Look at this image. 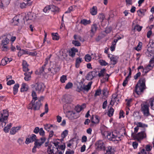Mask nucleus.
<instances>
[{"label": "nucleus", "mask_w": 154, "mask_h": 154, "mask_svg": "<svg viewBox=\"0 0 154 154\" xmlns=\"http://www.w3.org/2000/svg\"><path fill=\"white\" fill-rule=\"evenodd\" d=\"M145 82L146 79L144 77L140 78L137 82L135 86V91L137 95L140 94L146 89Z\"/></svg>", "instance_id": "1"}, {"label": "nucleus", "mask_w": 154, "mask_h": 154, "mask_svg": "<svg viewBox=\"0 0 154 154\" xmlns=\"http://www.w3.org/2000/svg\"><path fill=\"white\" fill-rule=\"evenodd\" d=\"M66 148L65 143H63L62 145L58 146L57 147H54L52 144H49L48 148V152L49 154H54L58 151V149H60L62 150H64Z\"/></svg>", "instance_id": "2"}, {"label": "nucleus", "mask_w": 154, "mask_h": 154, "mask_svg": "<svg viewBox=\"0 0 154 154\" xmlns=\"http://www.w3.org/2000/svg\"><path fill=\"white\" fill-rule=\"evenodd\" d=\"M107 138L110 141H112L115 143H117L120 140V137L117 136L116 134L113 132H107L106 133Z\"/></svg>", "instance_id": "3"}, {"label": "nucleus", "mask_w": 154, "mask_h": 154, "mask_svg": "<svg viewBox=\"0 0 154 154\" xmlns=\"http://www.w3.org/2000/svg\"><path fill=\"white\" fill-rule=\"evenodd\" d=\"M42 105L41 102L36 101L33 103L31 102L28 106L27 108L29 109H33L34 110H38Z\"/></svg>", "instance_id": "4"}, {"label": "nucleus", "mask_w": 154, "mask_h": 154, "mask_svg": "<svg viewBox=\"0 0 154 154\" xmlns=\"http://www.w3.org/2000/svg\"><path fill=\"white\" fill-rule=\"evenodd\" d=\"M32 87L34 88L35 90L38 93L43 91L45 89L44 84L39 82H37L32 85Z\"/></svg>", "instance_id": "5"}, {"label": "nucleus", "mask_w": 154, "mask_h": 154, "mask_svg": "<svg viewBox=\"0 0 154 154\" xmlns=\"http://www.w3.org/2000/svg\"><path fill=\"white\" fill-rule=\"evenodd\" d=\"M132 136L134 139H137L138 141L146 137L145 129H144V131H141L135 135H133V134H132Z\"/></svg>", "instance_id": "6"}, {"label": "nucleus", "mask_w": 154, "mask_h": 154, "mask_svg": "<svg viewBox=\"0 0 154 154\" xmlns=\"http://www.w3.org/2000/svg\"><path fill=\"white\" fill-rule=\"evenodd\" d=\"M49 60V58H46L44 64L41 68H39V72L40 73H43L44 72L45 73H47L48 67L49 66V65L48 64Z\"/></svg>", "instance_id": "7"}, {"label": "nucleus", "mask_w": 154, "mask_h": 154, "mask_svg": "<svg viewBox=\"0 0 154 154\" xmlns=\"http://www.w3.org/2000/svg\"><path fill=\"white\" fill-rule=\"evenodd\" d=\"M66 116L69 119L73 120L77 119L79 116L77 112L69 111L67 112Z\"/></svg>", "instance_id": "8"}, {"label": "nucleus", "mask_w": 154, "mask_h": 154, "mask_svg": "<svg viewBox=\"0 0 154 154\" xmlns=\"http://www.w3.org/2000/svg\"><path fill=\"white\" fill-rule=\"evenodd\" d=\"M141 110L144 116H148L149 115V106L148 105L143 104L141 105Z\"/></svg>", "instance_id": "9"}, {"label": "nucleus", "mask_w": 154, "mask_h": 154, "mask_svg": "<svg viewBox=\"0 0 154 154\" xmlns=\"http://www.w3.org/2000/svg\"><path fill=\"white\" fill-rule=\"evenodd\" d=\"M154 66V57L150 60L149 64L147 66L144 70H146L145 72H147L152 69Z\"/></svg>", "instance_id": "10"}, {"label": "nucleus", "mask_w": 154, "mask_h": 154, "mask_svg": "<svg viewBox=\"0 0 154 154\" xmlns=\"http://www.w3.org/2000/svg\"><path fill=\"white\" fill-rule=\"evenodd\" d=\"M97 75V72L95 71H93L89 72L88 73L86 76V79L88 80H92L94 77H96Z\"/></svg>", "instance_id": "11"}, {"label": "nucleus", "mask_w": 154, "mask_h": 154, "mask_svg": "<svg viewBox=\"0 0 154 154\" xmlns=\"http://www.w3.org/2000/svg\"><path fill=\"white\" fill-rule=\"evenodd\" d=\"M38 139H37V137L35 135L32 134L29 138H27L26 139L25 143L26 144H28L29 143L33 142L34 141L35 142Z\"/></svg>", "instance_id": "12"}, {"label": "nucleus", "mask_w": 154, "mask_h": 154, "mask_svg": "<svg viewBox=\"0 0 154 154\" xmlns=\"http://www.w3.org/2000/svg\"><path fill=\"white\" fill-rule=\"evenodd\" d=\"M119 100L117 97V94H112V98L110 101V104L113 105L115 102H116L117 104L119 102Z\"/></svg>", "instance_id": "13"}, {"label": "nucleus", "mask_w": 154, "mask_h": 154, "mask_svg": "<svg viewBox=\"0 0 154 154\" xmlns=\"http://www.w3.org/2000/svg\"><path fill=\"white\" fill-rule=\"evenodd\" d=\"M59 70V68L57 67L54 66V67H49L48 69V71L47 73L49 74L51 73L53 74H54L57 72H58Z\"/></svg>", "instance_id": "14"}, {"label": "nucleus", "mask_w": 154, "mask_h": 154, "mask_svg": "<svg viewBox=\"0 0 154 154\" xmlns=\"http://www.w3.org/2000/svg\"><path fill=\"white\" fill-rule=\"evenodd\" d=\"M1 116L0 119L7 120L9 116L8 111L6 110H4L2 112H1Z\"/></svg>", "instance_id": "15"}, {"label": "nucleus", "mask_w": 154, "mask_h": 154, "mask_svg": "<svg viewBox=\"0 0 154 154\" xmlns=\"http://www.w3.org/2000/svg\"><path fill=\"white\" fill-rule=\"evenodd\" d=\"M62 100L63 102L66 103H70L72 101V99L69 95L65 96L63 97Z\"/></svg>", "instance_id": "16"}, {"label": "nucleus", "mask_w": 154, "mask_h": 154, "mask_svg": "<svg viewBox=\"0 0 154 154\" xmlns=\"http://www.w3.org/2000/svg\"><path fill=\"white\" fill-rule=\"evenodd\" d=\"M21 127L20 126H18L16 127H14L12 128L10 131V134L12 135L14 134L20 130Z\"/></svg>", "instance_id": "17"}, {"label": "nucleus", "mask_w": 154, "mask_h": 154, "mask_svg": "<svg viewBox=\"0 0 154 154\" xmlns=\"http://www.w3.org/2000/svg\"><path fill=\"white\" fill-rule=\"evenodd\" d=\"M32 73V71L31 72H26L24 73L25 76L24 79L26 81H28L30 80Z\"/></svg>", "instance_id": "18"}, {"label": "nucleus", "mask_w": 154, "mask_h": 154, "mask_svg": "<svg viewBox=\"0 0 154 154\" xmlns=\"http://www.w3.org/2000/svg\"><path fill=\"white\" fill-rule=\"evenodd\" d=\"M98 24V23H97L94 22V24L92 25L91 32V33L92 34V35H93L96 31L97 29V26Z\"/></svg>", "instance_id": "19"}, {"label": "nucleus", "mask_w": 154, "mask_h": 154, "mask_svg": "<svg viewBox=\"0 0 154 154\" xmlns=\"http://www.w3.org/2000/svg\"><path fill=\"white\" fill-rule=\"evenodd\" d=\"M23 71L25 72H27L29 70L28 68V65L26 61L23 60L22 63Z\"/></svg>", "instance_id": "20"}, {"label": "nucleus", "mask_w": 154, "mask_h": 154, "mask_svg": "<svg viewBox=\"0 0 154 154\" xmlns=\"http://www.w3.org/2000/svg\"><path fill=\"white\" fill-rule=\"evenodd\" d=\"M32 3V2H27L26 3L24 2H22L20 3V7L22 9L25 8L27 6H31Z\"/></svg>", "instance_id": "21"}, {"label": "nucleus", "mask_w": 154, "mask_h": 154, "mask_svg": "<svg viewBox=\"0 0 154 154\" xmlns=\"http://www.w3.org/2000/svg\"><path fill=\"white\" fill-rule=\"evenodd\" d=\"M46 140V138L45 137H41L40 140L38 139V140H37V141L35 142L37 143V144L41 146L42 144L45 142Z\"/></svg>", "instance_id": "22"}, {"label": "nucleus", "mask_w": 154, "mask_h": 154, "mask_svg": "<svg viewBox=\"0 0 154 154\" xmlns=\"http://www.w3.org/2000/svg\"><path fill=\"white\" fill-rule=\"evenodd\" d=\"M28 88L29 87L28 85L25 83H23L22 85L20 91L21 92L26 91L28 90Z\"/></svg>", "instance_id": "23"}, {"label": "nucleus", "mask_w": 154, "mask_h": 154, "mask_svg": "<svg viewBox=\"0 0 154 154\" xmlns=\"http://www.w3.org/2000/svg\"><path fill=\"white\" fill-rule=\"evenodd\" d=\"M92 83V82H89L88 84L86 85H85L83 84V90L88 91L91 88V86Z\"/></svg>", "instance_id": "24"}, {"label": "nucleus", "mask_w": 154, "mask_h": 154, "mask_svg": "<svg viewBox=\"0 0 154 154\" xmlns=\"http://www.w3.org/2000/svg\"><path fill=\"white\" fill-rule=\"evenodd\" d=\"M19 16H15L13 19V23L15 25H18L19 23Z\"/></svg>", "instance_id": "25"}, {"label": "nucleus", "mask_w": 154, "mask_h": 154, "mask_svg": "<svg viewBox=\"0 0 154 154\" xmlns=\"http://www.w3.org/2000/svg\"><path fill=\"white\" fill-rule=\"evenodd\" d=\"M32 100L31 101L32 103L35 102L38 99V97H37V95L36 92L34 91H33L32 93Z\"/></svg>", "instance_id": "26"}, {"label": "nucleus", "mask_w": 154, "mask_h": 154, "mask_svg": "<svg viewBox=\"0 0 154 154\" xmlns=\"http://www.w3.org/2000/svg\"><path fill=\"white\" fill-rule=\"evenodd\" d=\"M146 11V9H140L137 11V13L139 16L142 17L144 15V13Z\"/></svg>", "instance_id": "27"}, {"label": "nucleus", "mask_w": 154, "mask_h": 154, "mask_svg": "<svg viewBox=\"0 0 154 154\" xmlns=\"http://www.w3.org/2000/svg\"><path fill=\"white\" fill-rule=\"evenodd\" d=\"M106 153L107 154H114L113 149H112V147L111 146H108L106 149Z\"/></svg>", "instance_id": "28"}, {"label": "nucleus", "mask_w": 154, "mask_h": 154, "mask_svg": "<svg viewBox=\"0 0 154 154\" xmlns=\"http://www.w3.org/2000/svg\"><path fill=\"white\" fill-rule=\"evenodd\" d=\"M9 40L7 37H5L2 41L1 45H7L9 43Z\"/></svg>", "instance_id": "29"}, {"label": "nucleus", "mask_w": 154, "mask_h": 154, "mask_svg": "<svg viewBox=\"0 0 154 154\" xmlns=\"http://www.w3.org/2000/svg\"><path fill=\"white\" fill-rule=\"evenodd\" d=\"M103 142L101 141H99L96 142L95 145L98 148L101 149L103 147Z\"/></svg>", "instance_id": "30"}, {"label": "nucleus", "mask_w": 154, "mask_h": 154, "mask_svg": "<svg viewBox=\"0 0 154 154\" xmlns=\"http://www.w3.org/2000/svg\"><path fill=\"white\" fill-rule=\"evenodd\" d=\"M90 13L93 15H95L97 13V8L96 6H93L90 9Z\"/></svg>", "instance_id": "31"}, {"label": "nucleus", "mask_w": 154, "mask_h": 154, "mask_svg": "<svg viewBox=\"0 0 154 154\" xmlns=\"http://www.w3.org/2000/svg\"><path fill=\"white\" fill-rule=\"evenodd\" d=\"M106 70L105 69H102L99 72L98 75L99 77L105 76V75L106 74Z\"/></svg>", "instance_id": "32"}, {"label": "nucleus", "mask_w": 154, "mask_h": 154, "mask_svg": "<svg viewBox=\"0 0 154 154\" xmlns=\"http://www.w3.org/2000/svg\"><path fill=\"white\" fill-rule=\"evenodd\" d=\"M82 62V58L79 57L76 58L75 61V66L76 68L79 67L80 63Z\"/></svg>", "instance_id": "33"}, {"label": "nucleus", "mask_w": 154, "mask_h": 154, "mask_svg": "<svg viewBox=\"0 0 154 154\" xmlns=\"http://www.w3.org/2000/svg\"><path fill=\"white\" fill-rule=\"evenodd\" d=\"M149 103L151 109L154 110V97L151 98L149 99Z\"/></svg>", "instance_id": "34"}, {"label": "nucleus", "mask_w": 154, "mask_h": 154, "mask_svg": "<svg viewBox=\"0 0 154 154\" xmlns=\"http://www.w3.org/2000/svg\"><path fill=\"white\" fill-rule=\"evenodd\" d=\"M110 60L111 62V64L114 65L117 63L118 58L116 56H115L114 55L113 57H111V59Z\"/></svg>", "instance_id": "35"}, {"label": "nucleus", "mask_w": 154, "mask_h": 154, "mask_svg": "<svg viewBox=\"0 0 154 154\" xmlns=\"http://www.w3.org/2000/svg\"><path fill=\"white\" fill-rule=\"evenodd\" d=\"M149 53H151V54H154V48L153 47L150 46L148 47L147 51L146 52V54H149Z\"/></svg>", "instance_id": "36"}, {"label": "nucleus", "mask_w": 154, "mask_h": 154, "mask_svg": "<svg viewBox=\"0 0 154 154\" xmlns=\"http://www.w3.org/2000/svg\"><path fill=\"white\" fill-rule=\"evenodd\" d=\"M79 85H77V91L78 92H80L81 91L83 90V83L81 82H79Z\"/></svg>", "instance_id": "37"}, {"label": "nucleus", "mask_w": 154, "mask_h": 154, "mask_svg": "<svg viewBox=\"0 0 154 154\" xmlns=\"http://www.w3.org/2000/svg\"><path fill=\"white\" fill-rule=\"evenodd\" d=\"M58 141H59V139H54L53 141L51 142L50 144H51V143L54 144L56 147V148H57L58 146H59V144H60V142Z\"/></svg>", "instance_id": "38"}, {"label": "nucleus", "mask_w": 154, "mask_h": 154, "mask_svg": "<svg viewBox=\"0 0 154 154\" xmlns=\"http://www.w3.org/2000/svg\"><path fill=\"white\" fill-rule=\"evenodd\" d=\"M19 87V85L18 84H15L13 88V93L14 94H16L18 92V88Z\"/></svg>", "instance_id": "39"}, {"label": "nucleus", "mask_w": 154, "mask_h": 154, "mask_svg": "<svg viewBox=\"0 0 154 154\" xmlns=\"http://www.w3.org/2000/svg\"><path fill=\"white\" fill-rule=\"evenodd\" d=\"M93 117H92L91 119V122L94 123H97L98 124L100 122L98 116H95V121L93 120Z\"/></svg>", "instance_id": "40"}, {"label": "nucleus", "mask_w": 154, "mask_h": 154, "mask_svg": "<svg viewBox=\"0 0 154 154\" xmlns=\"http://www.w3.org/2000/svg\"><path fill=\"white\" fill-rule=\"evenodd\" d=\"M7 123V120L0 119V126L2 127L5 126Z\"/></svg>", "instance_id": "41"}, {"label": "nucleus", "mask_w": 154, "mask_h": 154, "mask_svg": "<svg viewBox=\"0 0 154 154\" xmlns=\"http://www.w3.org/2000/svg\"><path fill=\"white\" fill-rule=\"evenodd\" d=\"M91 22V21L89 20H87L85 19L82 20L81 21L80 23L84 25H86L87 24H89Z\"/></svg>", "instance_id": "42"}, {"label": "nucleus", "mask_w": 154, "mask_h": 154, "mask_svg": "<svg viewBox=\"0 0 154 154\" xmlns=\"http://www.w3.org/2000/svg\"><path fill=\"white\" fill-rule=\"evenodd\" d=\"M48 111V104L47 103H46L45 105V112L42 113L40 115V116L42 117L45 115V114L47 113Z\"/></svg>", "instance_id": "43"}, {"label": "nucleus", "mask_w": 154, "mask_h": 154, "mask_svg": "<svg viewBox=\"0 0 154 154\" xmlns=\"http://www.w3.org/2000/svg\"><path fill=\"white\" fill-rule=\"evenodd\" d=\"M12 124L9 123V124L8 125L5 127L4 128V131L5 133L8 132L9 129L12 126Z\"/></svg>", "instance_id": "44"}, {"label": "nucleus", "mask_w": 154, "mask_h": 154, "mask_svg": "<svg viewBox=\"0 0 154 154\" xmlns=\"http://www.w3.org/2000/svg\"><path fill=\"white\" fill-rule=\"evenodd\" d=\"M41 146L37 144V143H34V146L32 149V152L34 153L36 151V148H39Z\"/></svg>", "instance_id": "45"}, {"label": "nucleus", "mask_w": 154, "mask_h": 154, "mask_svg": "<svg viewBox=\"0 0 154 154\" xmlns=\"http://www.w3.org/2000/svg\"><path fill=\"white\" fill-rule=\"evenodd\" d=\"M75 6L74 5L70 6L68 8V10L65 12V13H69L74 11L75 10Z\"/></svg>", "instance_id": "46"}, {"label": "nucleus", "mask_w": 154, "mask_h": 154, "mask_svg": "<svg viewBox=\"0 0 154 154\" xmlns=\"http://www.w3.org/2000/svg\"><path fill=\"white\" fill-rule=\"evenodd\" d=\"M50 11H56L58 10V8L54 5H49Z\"/></svg>", "instance_id": "47"}, {"label": "nucleus", "mask_w": 154, "mask_h": 154, "mask_svg": "<svg viewBox=\"0 0 154 154\" xmlns=\"http://www.w3.org/2000/svg\"><path fill=\"white\" fill-rule=\"evenodd\" d=\"M85 106L84 104H83L82 106H78L75 107V109L76 110L77 112H80L81 110L83 109V106Z\"/></svg>", "instance_id": "48"}, {"label": "nucleus", "mask_w": 154, "mask_h": 154, "mask_svg": "<svg viewBox=\"0 0 154 154\" xmlns=\"http://www.w3.org/2000/svg\"><path fill=\"white\" fill-rule=\"evenodd\" d=\"M114 109L112 108H110L107 112L108 115L109 117H111L112 116L113 112H114Z\"/></svg>", "instance_id": "49"}, {"label": "nucleus", "mask_w": 154, "mask_h": 154, "mask_svg": "<svg viewBox=\"0 0 154 154\" xmlns=\"http://www.w3.org/2000/svg\"><path fill=\"white\" fill-rule=\"evenodd\" d=\"M2 3V4L4 5L5 7H6L9 4L10 0H1Z\"/></svg>", "instance_id": "50"}, {"label": "nucleus", "mask_w": 154, "mask_h": 154, "mask_svg": "<svg viewBox=\"0 0 154 154\" xmlns=\"http://www.w3.org/2000/svg\"><path fill=\"white\" fill-rule=\"evenodd\" d=\"M45 129L48 131H49L51 128H52V125L47 124L44 125Z\"/></svg>", "instance_id": "51"}, {"label": "nucleus", "mask_w": 154, "mask_h": 154, "mask_svg": "<svg viewBox=\"0 0 154 154\" xmlns=\"http://www.w3.org/2000/svg\"><path fill=\"white\" fill-rule=\"evenodd\" d=\"M105 18V16L103 14H100L98 15V18L100 22H102Z\"/></svg>", "instance_id": "52"}, {"label": "nucleus", "mask_w": 154, "mask_h": 154, "mask_svg": "<svg viewBox=\"0 0 154 154\" xmlns=\"http://www.w3.org/2000/svg\"><path fill=\"white\" fill-rule=\"evenodd\" d=\"M142 46V43L141 42H140L138 43L137 46L134 48V49L137 51H139L141 49Z\"/></svg>", "instance_id": "53"}, {"label": "nucleus", "mask_w": 154, "mask_h": 154, "mask_svg": "<svg viewBox=\"0 0 154 154\" xmlns=\"http://www.w3.org/2000/svg\"><path fill=\"white\" fill-rule=\"evenodd\" d=\"M68 134V131L67 130H65L62 132L61 134V137L63 138V139Z\"/></svg>", "instance_id": "54"}, {"label": "nucleus", "mask_w": 154, "mask_h": 154, "mask_svg": "<svg viewBox=\"0 0 154 154\" xmlns=\"http://www.w3.org/2000/svg\"><path fill=\"white\" fill-rule=\"evenodd\" d=\"M85 61L87 62H89L91 60V57L89 54H87L85 55Z\"/></svg>", "instance_id": "55"}, {"label": "nucleus", "mask_w": 154, "mask_h": 154, "mask_svg": "<svg viewBox=\"0 0 154 154\" xmlns=\"http://www.w3.org/2000/svg\"><path fill=\"white\" fill-rule=\"evenodd\" d=\"M137 125L138 127L145 128L147 127L148 125H147L143 124L141 122H138L137 123Z\"/></svg>", "instance_id": "56"}, {"label": "nucleus", "mask_w": 154, "mask_h": 154, "mask_svg": "<svg viewBox=\"0 0 154 154\" xmlns=\"http://www.w3.org/2000/svg\"><path fill=\"white\" fill-rule=\"evenodd\" d=\"M67 79L66 76L65 75H63L60 77V81L62 83H64Z\"/></svg>", "instance_id": "57"}, {"label": "nucleus", "mask_w": 154, "mask_h": 154, "mask_svg": "<svg viewBox=\"0 0 154 154\" xmlns=\"http://www.w3.org/2000/svg\"><path fill=\"white\" fill-rule=\"evenodd\" d=\"M72 43L75 46H79L81 45V43L79 42L77 40H73L72 41Z\"/></svg>", "instance_id": "58"}, {"label": "nucleus", "mask_w": 154, "mask_h": 154, "mask_svg": "<svg viewBox=\"0 0 154 154\" xmlns=\"http://www.w3.org/2000/svg\"><path fill=\"white\" fill-rule=\"evenodd\" d=\"M26 54H28L29 55L34 56H35L37 54V53L36 51L32 52L27 50Z\"/></svg>", "instance_id": "59"}, {"label": "nucleus", "mask_w": 154, "mask_h": 154, "mask_svg": "<svg viewBox=\"0 0 154 154\" xmlns=\"http://www.w3.org/2000/svg\"><path fill=\"white\" fill-rule=\"evenodd\" d=\"M52 35L53 40H57L59 39V37L57 35V33H52Z\"/></svg>", "instance_id": "60"}, {"label": "nucleus", "mask_w": 154, "mask_h": 154, "mask_svg": "<svg viewBox=\"0 0 154 154\" xmlns=\"http://www.w3.org/2000/svg\"><path fill=\"white\" fill-rule=\"evenodd\" d=\"M73 86V84L70 82H68L66 85L65 88L68 89L72 88Z\"/></svg>", "instance_id": "61"}, {"label": "nucleus", "mask_w": 154, "mask_h": 154, "mask_svg": "<svg viewBox=\"0 0 154 154\" xmlns=\"http://www.w3.org/2000/svg\"><path fill=\"white\" fill-rule=\"evenodd\" d=\"M74 39L75 40L79 41H81L82 40V38L79 35H75L73 36Z\"/></svg>", "instance_id": "62"}, {"label": "nucleus", "mask_w": 154, "mask_h": 154, "mask_svg": "<svg viewBox=\"0 0 154 154\" xmlns=\"http://www.w3.org/2000/svg\"><path fill=\"white\" fill-rule=\"evenodd\" d=\"M130 78L128 77H126L125 79L124 80L122 83V85L123 86H125L128 83Z\"/></svg>", "instance_id": "63"}, {"label": "nucleus", "mask_w": 154, "mask_h": 154, "mask_svg": "<svg viewBox=\"0 0 154 154\" xmlns=\"http://www.w3.org/2000/svg\"><path fill=\"white\" fill-rule=\"evenodd\" d=\"M8 60L7 57H5L4 59H2L1 61V64L3 65L4 66L7 63V61Z\"/></svg>", "instance_id": "64"}]
</instances>
